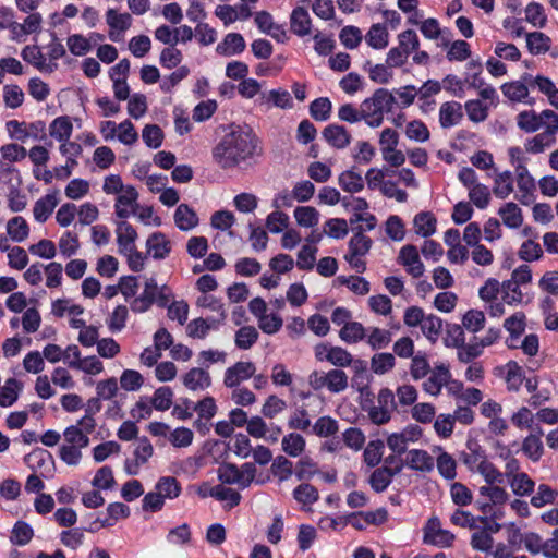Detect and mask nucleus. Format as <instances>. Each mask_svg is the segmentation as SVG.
<instances>
[{"label": "nucleus", "instance_id": "f257e3e1", "mask_svg": "<svg viewBox=\"0 0 558 558\" xmlns=\"http://www.w3.org/2000/svg\"><path fill=\"white\" fill-rule=\"evenodd\" d=\"M260 154L257 136L251 130L240 128L223 135L213 148V159L223 170L232 169Z\"/></svg>", "mask_w": 558, "mask_h": 558}, {"label": "nucleus", "instance_id": "f03ea898", "mask_svg": "<svg viewBox=\"0 0 558 558\" xmlns=\"http://www.w3.org/2000/svg\"><path fill=\"white\" fill-rule=\"evenodd\" d=\"M543 116L553 118V124L547 125L546 130L525 143V149L530 154L543 153L546 147L555 143V134L558 133V113L553 110H543Z\"/></svg>", "mask_w": 558, "mask_h": 558}, {"label": "nucleus", "instance_id": "7ed1b4c3", "mask_svg": "<svg viewBox=\"0 0 558 558\" xmlns=\"http://www.w3.org/2000/svg\"><path fill=\"white\" fill-rule=\"evenodd\" d=\"M315 359L319 362L327 361L337 368L350 366L353 362L352 354L341 348L335 347L327 342H322L314 348Z\"/></svg>", "mask_w": 558, "mask_h": 558}, {"label": "nucleus", "instance_id": "20e7f679", "mask_svg": "<svg viewBox=\"0 0 558 558\" xmlns=\"http://www.w3.org/2000/svg\"><path fill=\"white\" fill-rule=\"evenodd\" d=\"M396 104V98L391 92L386 88H378L374 92L372 97L364 99L361 104L363 112L368 116L375 113H386L392 110Z\"/></svg>", "mask_w": 558, "mask_h": 558}, {"label": "nucleus", "instance_id": "39448f33", "mask_svg": "<svg viewBox=\"0 0 558 558\" xmlns=\"http://www.w3.org/2000/svg\"><path fill=\"white\" fill-rule=\"evenodd\" d=\"M255 372L256 367L253 362H236L234 365L226 369L223 384L228 388H235L242 381L253 377Z\"/></svg>", "mask_w": 558, "mask_h": 558}, {"label": "nucleus", "instance_id": "423d86ee", "mask_svg": "<svg viewBox=\"0 0 558 558\" xmlns=\"http://www.w3.org/2000/svg\"><path fill=\"white\" fill-rule=\"evenodd\" d=\"M158 283L154 277L147 278L143 292L130 302V308L134 313H145L156 303Z\"/></svg>", "mask_w": 558, "mask_h": 558}, {"label": "nucleus", "instance_id": "0eeeda50", "mask_svg": "<svg viewBox=\"0 0 558 558\" xmlns=\"http://www.w3.org/2000/svg\"><path fill=\"white\" fill-rule=\"evenodd\" d=\"M403 466L404 463L399 462L395 468L383 465L375 469L368 480L372 489L376 493L385 492L391 484L393 477L402 471Z\"/></svg>", "mask_w": 558, "mask_h": 558}, {"label": "nucleus", "instance_id": "6e6552de", "mask_svg": "<svg viewBox=\"0 0 558 558\" xmlns=\"http://www.w3.org/2000/svg\"><path fill=\"white\" fill-rule=\"evenodd\" d=\"M122 194H120L114 204L116 215L119 218L126 219L131 216V214L135 213V209L138 207L137 198L138 193L136 189L132 185H128L122 190Z\"/></svg>", "mask_w": 558, "mask_h": 558}, {"label": "nucleus", "instance_id": "1a4fd4ad", "mask_svg": "<svg viewBox=\"0 0 558 558\" xmlns=\"http://www.w3.org/2000/svg\"><path fill=\"white\" fill-rule=\"evenodd\" d=\"M21 56L24 61L31 63L43 73H53L58 69L57 62H46V58L38 46H25L22 49Z\"/></svg>", "mask_w": 558, "mask_h": 558}, {"label": "nucleus", "instance_id": "9d476101", "mask_svg": "<svg viewBox=\"0 0 558 558\" xmlns=\"http://www.w3.org/2000/svg\"><path fill=\"white\" fill-rule=\"evenodd\" d=\"M323 138L333 148L343 149L351 143V134L343 125L336 123L327 125L323 130Z\"/></svg>", "mask_w": 558, "mask_h": 558}, {"label": "nucleus", "instance_id": "9b49d317", "mask_svg": "<svg viewBox=\"0 0 558 558\" xmlns=\"http://www.w3.org/2000/svg\"><path fill=\"white\" fill-rule=\"evenodd\" d=\"M245 48V39L240 33H228L216 46V52L219 56L231 57L242 53Z\"/></svg>", "mask_w": 558, "mask_h": 558}, {"label": "nucleus", "instance_id": "f8f14e48", "mask_svg": "<svg viewBox=\"0 0 558 558\" xmlns=\"http://www.w3.org/2000/svg\"><path fill=\"white\" fill-rule=\"evenodd\" d=\"M290 29L299 37H304L311 34L312 20L307 9L298 5L290 14Z\"/></svg>", "mask_w": 558, "mask_h": 558}, {"label": "nucleus", "instance_id": "ddd939ff", "mask_svg": "<svg viewBox=\"0 0 558 558\" xmlns=\"http://www.w3.org/2000/svg\"><path fill=\"white\" fill-rule=\"evenodd\" d=\"M451 378L449 368L444 364L438 365L433 371L432 375L423 384L424 390L432 395L438 396L441 391L442 386L447 385Z\"/></svg>", "mask_w": 558, "mask_h": 558}, {"label": "nucleus", "instance_id": "4468645a", "mask_svg": "<svg viewBox=\"0 0 558 558\" xmlns=\"http://www.w3.org/2000/svg\"><path fill=\"white\" fill-rule=\"evenodd\" d=\"M463 118L462 105L457 101H446L439 109V123L442 129L457 125Z\"/></svg>", "mask_w": 558, "mask_h": 558}, {"label": "nucleus", "instance_id": "2eb2a0df", "mask_svg": "<svg viewBox=\"0 0 558 558\" xmlns=\"http://www.w3.org/2000/svg\"><path fill=\"white\" fill-rule=\"evenodd\" d=\"M137 239V232L133 226L126 221H122L117 228V243L120 254H125L135 250V241Z\"/></svg>", "mask_w": 558, "mask_h": 558}, {"label": "nucleus", "instance_id": "dca6fc26", "mask_svg": "<svg viewBox=\"0 0 558 558\" xmlns=\"http://www.w3.org/2000/svg\"><path fill=\"white\" fill-rule=\"evenodd\" d=\"M147 252L155 259H165L171 252V243L162 232H154L146 241Z\"/></svg>", "mask_w": 558, "mask_h": 558}, {"label": "nucleus", "instance_id": "f3484780", "mask_svg": "<svg viewBox=\"0 0 558 558\" xmlns=\"http://www.w3.org/2000/svg\"><path fill=\"white\" fill-rule=\"evenodd\" d=\"M407 465L411 470L430 472L433 471L435 463L433 457L427 451L422 449H412L408 452Z\"/></svg>", "mask_w": 558, "mask_h": 558}, {"label": "nucleus", "instance_id": "a211bd4d", "mask_svg": "<svg viewBox=\"0 0 558 558\" xmlns=\"http://www.w3.org/2000/svg\"><path fill=\"white\" fill-rule=\"evenodd\" d=\"M183 385L193 391L204 390L211 385V378L207 371L194 367L184 375Z\"/></svg>", "mask_w": 558, "mask_h": 558}, {"label": "nucleus", "instance_id": "6ab92c4d", "mask_svg": "<svg viewBox=\"0 0 558 558\" xmlns=\"http://www.w3.org/2000/svg\"><path fill=\"white\" fill-rule=\"evenodd\" d=\"M58 202L59 199L56 192L46 194L44 197H40L38 201H36L33 208L35 220L40 223L47 221L53 209L57 207Z\"/></svg>", "mask_w": 558, "mask_h": 558}, {"label": "nucleus", "instance_id": "aec40b11", "mask_svg": "<svg viewBox=\"0 0 558 558\" xmlns=\"http://www.w3.org/2000/svg\"><path fill=\"white\" fill-rule=\"evenodd\" d=\"M175 226L182 231H190L198 225L196 213L186 204H180L174 211Z\"/></svg>", "mask_w": 558, "mask_h": 558}, {"label": "nucleus", "instance_id": "412c9836", "mask_svg": "<svg viewBox=\"0 0 558 558\" xmlns=\"http://www.w3.org/2000/svg\"><path fill=\"white\" fill-rule=\"evenodd\" d=\"M544 118L543 111L537 114L534 110H524L517 116V124L522 131L533 133L545 124Z\"/></svg>", "mask_w": 558, "mask_h": 558}, {"label": "nucleus", "instance_id": "4be33fe9", "mask_svg": "<svg viewBox=\"0 0 558 558\" xmlns=\"http://www.w3.org/2000/svg\"><path fill=\"white\" fill-rule=\"evenodd\" d=\"M501 92L505 97L511 101L520 102L529 96V82L523 80L508 82L501 85Z\"/></svg>", "mask_w": 558, "mask_h": 558}, {"label": "nucleus", "instance_id": "5701e85b", "mask_svg": "<svg viewBox=\"0 0 558 558\" xmlns=\"http://www.w3.org/2000/svg\"><path fill=\"white\" fill-rule=\"evenodd\" d=\"M372 244V239L364 235L363 226H357L354 228V234L349 241V254L364 256L369 252Z\"/></svg>", "mask_w": 558, "mask_h": 558}, {"label": "nucleus", "instance_id": "b1692460", "mask_svg": "<svg viewBox=\"0 0 558 558\" xmlns=\"http://www.w3.org/2000/svg\"><path fill=\"white\" fill-rule=\"evenodd\" d=\"M365 40L373 49H385L389 44V33L384 24H373L368 29Z\"/></svg>", "mask_w": 558, "mask_h": 558}, {"label": "nucleus", "instance_id": "393cba45", "mask_svg": "<svg viewBox=\"0 0 558 558\" xmlns=\"http://www.w3.org/2000/svg\"><path fill=\"white\" fill-rule=\"evenodd\" d=\"M498 214L502 218V222L506 227L510 229H518L522 226V210L515 203H506L499 208Z\"/></svg>", "mask_w": 558, "mask_h": 558}, {"label": "nucleus", "instance_id": "a878e982", "mask_svg": "<svg viewBox=\"0 0 558 558\" xmlns=\"http://www.w3.org/2000/svg\"><path fill=\"white\" fill-rule=\"evenodd\" d=\"M338 184L344 192L354 194L364 189V179L352 168L340 173Z\"/></svg>", "mask_w": 558, "mask_h": 558}, {"label": "nucleus", "instance_id": "bb28decb", "mask_svg": "<svg viewBox=\"0 0 558 558\" xmlns=\"http://www.w3.org/2000/svg\"><path fill=\"white\" fill-rule=\"evenodd\" d=\"M526 47L530 53L537 56L549 51L551 39L542 32L526 33Z\"/></svg>", "mask_w": 558, "mask_h": 558}, {"label": "nucleus", "instance_id": "cd10ccee", "mask_svg": "<svg viewBox=\"0 0 558 558\" xmlns=\"http://www.w3.org/2000/svg\"><path fill=\"white\" fill-rule=\"evenodd\" d=\"M73 131V125L68 116H62L56 118L50 126L49 132L50 136L56 138L59 142H66L71 137Z\"/></svg>", "mask_w": 558, "mask_h": 558}, {"label": "nucleus", "instance_id": "c85d7f7f", "mask_svg": "<svg viewBox=\"0 0 558 558\" xmlns=\"http://www.w3.org/2000/svg\"><path fill=\"white\" fill-rule=\"evenodd\" d=\"M413 222L416 233L423 238L430 236L436 232L437 220L435 216L429 211L418 213L414 217Z\"/></svg>", "mask_w": 558, "mask_h": 558}, {"label": "nucleus", "instance_id": "c756f323", "mask_svg": "<svg viewBox=\"0 0 558 558\" xmlns=\"http://www.w3.org/2000/svg\"><path fill=\"white\" fill-rule=\"evenodd\" d=\"M155 489L162 496V498L174 499L181 494V485L173 476H162L155 485Z\"/></svg>", "mask_w": 558, "mask_h": 558}, {"label": "nucleus", "instance_id": "7c9ffc66", "mask_svg": "<svg viewBox=\"0 0 558 558\" xmlns=\"http://www.w3.org/2000/svg\"><path fill=\"white\" fill-rule=\"evenodd\" d=\"M421 330L432 343H435L442 330V319L434 314L425 315Z\"/></svg>", "mask_w": 558, "mask_h": 558}, {"label": "nucleus", "instance_id": "2f4dec72", "mask_svg": "<svg viewBox=\"0 0 558 558\" xmlns=\"http://www.w3.org/2000/svg\"><path fill=\"white\" fill-rule=\"evenodd\" d=\"M22 389V384L15 378L7 379L3 387L0 388V405L11 407L19 398V391Z\"/></svg>", "mask_w": 558, "mask_h": 558}, {"label": "nucleus", "instance_id": "473e14b6", "mask_svg": "<svg viewBox=\"0 0 558 558\" xmlns=\"http://www.w3.org/2000/svg\"><path fill=\"white\" fill-rule=\"evenodd\" d=\"M327 389L332 393L344 391L349 386V378L344 371L332 368L326 373Z\"/></svg>", "mask_w": 558, "mask_h": 558}, {"label": "nucleus", "instance_id": "72a5a7b5", "mask_svg": "<svg viewBox=\"0 0 558 558\" xmlns=\"http://www.w3.org/2000/svg\"><path fill=\"white\" fill-rule=\"evenodd\" d=\"M258 336L259 333L254 326H243L235 332V345L241 350H248L256 343Z\"/></svg>", "mask_w": 558, "mask_h": 558}, {"label": "nucleus", "instance_id": "f704fd0d", "mask_svg": "<svg viewBox=\"0 0 558 558\" xmlns=\"http://www.w3.org/2000/svg\"><path fill=\"white\" fill-rule=\"evenodd\" d=\"M7 231L13 241L23 242L28 236L29 228L23 217L16 216L8 221Z\"/></svg>", "mask_w": 558, "mask_h": 558}, {"label": "nucleus", "instance_id": "c9c22d12", "mask_svg": "<svg viewBox=\"0 0 558 558\" xmlns=\"http://www.w3.org/2000/svg\"><path fill=\"white\" fill-rule=\"evenodd\" d=\"M339 337L345 343H356L365 338V328L359 322H350L342 326Z\"/></svg>", "mask_w": 558, "mask_h": 558}, {"label": "nucleus", "instance_id": "e433bc0d", "mask_svg": "<svg viewBox=\"0 0 558 558\" xmlns=\"http://www.w3.org/2000/svg\"><path fill=\"white\" fill-rule=\"evenodd\" d=\"M513 493L518 496H529L533 493L535 483L526 473H517L509 481Z\"/></svg>", "mask_w": 558, "mask_h": 558}, {"label": "nucleus", "instance_id": "4c0bfd02", "mask_svg": "<svg viewBox=\"0 0 558 558\" xmlns=\"http://www.w3.org/2000/svg\"><path fill=\"white\" fill-rule=\"evenodd\" d=\"M33 536L32 526L24 521H17L12 529L10 541L13 545L24 546L32 541Z\"/></svg>", "mask_w": 558, "mask_h": 558}, {"label": "nucleus", "instance_id": "58836bf2", "mask_svg": "<svg viewBox=\"0 0 558 558\" xmlns=\"http://www.w3.org/2000/svg\"><path fill=\"white\" fill-rule=\"evenodd\" d=\"M294 218L301 227H315L319 221V213L312 206H300L294 210Z\"/></svg>", "mask_w": 558, "mask_h": 558}, {"label": "nucleus", "instance_id": "ea45409f", "mask_svg": "<svg viewBox=\"0 0 558 558\" xmlns=\"http://www.w3.org/2000/svg\"><path fill=\"white\" fill-rule=\"evenodd\" d=\"M210 496L219 501H227L230 509L236 507L242 498L239 492L223 485L213 487Z\"/></svg>", "mask_w": 558, "mask_h": 558}, {"label": "nucleus", "instance_id": "a19ab883", "mask_svg": "<svg viewBox=\"0 0 558 558\" xmlns=\"http://www.w3.org/2000/svg\"><path fill=\"white\" fill-rule=\"evenodd\" d=\"M106 21L110 29L123 33L131 27L132 16L129 13H118L117 10L109 9L106 12Z\"/></svg>", "mask_w": 558, "mask_h": 558}, {"label": "nucleus", "instance_id": "79ce46f5", "mask_svg": "<svg viewBox=\"0 0 558 558\" xmlns=\"http://www.w3.org/2000/svg\"><path fill=\"white\" fill-rule=\"evenodd\" d=\"M332 105L329 98L319 97L310 105L311 117L316 121H327L331 114Z\"/></svg>", "mask_w": 558, "mask_h": 558}, {"label": "nucleus", "instance_id": "37998d69", "mask_svg": "<svg viewBox=\"0 0 558 558\" xmlns=\"http://www.w3.org/2000/svg\"><path fill=\"white\" fill-rule=\"evenodd\" d=\"M218 480L223 484L239 485L242 488V477L239 468L234 463L225 462L218 468Z\"/></svg>", "mask_w": 558, "mask_h": 558}, {"label": "nucleus", "instance_id": "c03bdc74", "mask_svg": "<svg viewBox=\"0 0 558 558\" xmlns=\"http://www.w3.org/2000/svg\"><path fill=\"white\" fill-rule=\"evenodd\" d=\"M282 449L290 457H299L305 449V439L300 434L290 433L282 439Z\"/></svg>", "mask_w": 558, "mask_h": 558}, {"label": "nucleus", "instance_id": "a18cd8bd", "mask_svg": "<svg viewBox=\"0 0 558 558\" xmlns=\"http://www.w3.org/2000/svg\"><path fill=\"white\" fill-rule=\"evenodd\" d=\"M396 359L391 353H377L371 360V369L377 375H384L395 367Z\"/></svg>", "mask_w": 558, "mask_h": 558}, {"label": "nucleus", "instance_id": "49530a36", "mask_svg": "<svg viewBox=\"0 0 558 558\" xmlns=\"http://www.w3.org/2000/svg\"><path fill=\"white\" fill-rule=\"evenodd\" d=\"M468 449L469 452L461 453V460L470 470H474L482 460H486L485 452L476 441H468Z\"/></svg>", "mask_w": 558, "mask_h": 558}, {"label": "nucleus", "instance_id": "de8ad7c7", "mask_svg": "<svg viewBox=\"0 0 558 558\" xmlns=\"http://www.w3.org/2000/svg\"><path fill=\"white\" fill-rule=\"evenodd\" d=\"M293 498L303 505H313L319 498L316 487L308 483H303L293 489Z\"/></svg>", "mask_w": 558, "mask_h": 558}, {"label": "nucleus", "instance_id": "09e8293b", "mask_svg": "<svg viewBox=\"0 0 558 558\" xmlns=\"http://www.w3.org/2000/svg\"><path fill=\"white\" fill-rule=\"evenodd\" d=\"M522 451L532 461L536 462L541 459L544 452L542 439L538 435H529L522 444Z\"/></svg>", "mask_w": 558, "mask_h": 558}, {"label": "nucleus", "instance_id": "8fccbe9b", "mask_svg": "<svg viewBox=\"0 0 558 558\" xmlns=\"http://www.w3.org/2000/svg\"><path fill=\"white\" fill-rule=\"evenodd\" d=\"M173 391L168 386L159 387L155 390L150 400L151 405L158 411L169 410L172 405Z\"/></svg>", "mask_w": 558, "mask_h": 558}, {"label": "nucleus", "instance_id": "3c124183", "mask_svg": "<svg viewBox=\"0 0 558 558\" xmlns=\"http://www.w3.org/2000/svg\"><path fill=\"white\" fill-rule=\"evenodd\" d=\"M129 310L125 305H118L107 318V326L111 332L121 331L126 324Z\"/></svg>", "mask_w": 558, "mask_h": 558}, {"label": "nucleus", "instance_id": "603ef678", "mask_svg": "<svg viewBox=\"0 0 558 558\" xmlns=\"http://www.w3.org/2000/svg\"><path fill=\"white\" fill-rule=\"evenodd\" d=\"M324 233L332 239H343L349 233L347 220L343 218H330L325 222Z\"/></svg>", "mask_w": 558, "mask_h": 558}, {"label": "nucleus", "instance_id": "864d4df0", "mask_svg": "<svg viewBox=\"0 0 558 558\" xmlns=\"http://www.w3.org/2000/svg\"><path fill=\"white\" fill-rule=\"evenodd\" d=\"M338 282L342 286H347L352 292L359 295H365L369 292V282L363 278L357 276H339L337 278Z\"/></svg>", "mask_w": 558, "mask_h": 558}, {"label": "nucleus", "instance_id": "5fc2aeb1", "mask_svg": "<svg viewBox=\"0 0 558 558\" xmlns=\"http://www.w3.org/2000/svg\"><path fill=\"white\" fill-rule=\"evenodd\" d=\"M437 469L439 474L446 480H453L457 476L456 460L446 451L437 457Z\"/></svg>", "mask_w": 558, "mask_h": 558}, {"label": "nucleus", "instance_id": "6e6d98bb", "mask_svg": "<svg viewBox=\"0 0 558 558\" xmlns=\"http://www.w3.org/2000/svg\"><path fill=\"white\" fill-rule=\"evenodd\" d=\"M271 473L278 477L280 482L289 480L293 473V463L283 456L275 458L271 464Z\"/></svg>", "mask_w": 558, "mask_h": 558}, {"label": "nucleus", "instance_id": "4d7b16f0", "mask_svg": "<svg viewBox=\"0 0 558 558\" xmlns=\"http://www.w3.org/2000/svg\"><path fill=\"white\" fill-rule=\"evenodd\" d=\"M400 50L410 56L411 52L420 48V39L413 29H407L398 35V46Z\"/></svg>", "mask_w": 558, "mask_h": 558}, {"label": "nucleus", "instance_id": "13d9d810", "mask_svg": "<svg viewBox=\"0 0 558 558\" xmlns=\"http://www.w3.org/2000/svg\"><path fill=\"white\" fill-rule=\"evenodd\" d=\"M469 190V197L477 208L485 209L489 205L490 192L486 185L478 183Z\"/></svg>", "mask_w": 558, "mask_h": 558}, {"label": "nucleus", "instance_id": "bf43d9fd", "mask_svg": "<svg viewBox=\"0 0 558 558\" xmlns=\"http://www.w3.org/2000/svg\"><path fill=\"white\" fill-rule=\"evenodd\" d=\"M505 329L510 333L512 339H518L525 330V315L517 312L508 317L504 323Z\"/></svg>", "mask_w": 558, "mask_h": 558}, {"label": "nucleus", "instance_id": "052dcab7", "mask_svg": "<svg viewBox=\"0 0 558 558\" xmlns=\"http://www.w3.org/2000/svg\"><path fill=\"white\" fill-rule=\"evenodd\" d=\"M525 20L535 27H544L547 22V17L544 13V8L538 2H531L525 8Z\"/></svg>", "mask_w": 558, "mask_h": 558}, {"label": "nucleus", "instance_id": "680f3d73", "mask_svg": "<svg viewBox=\"0 0 558 558\" xmlns=\"http://www.w3.org/2000/svg\"><path fill=\"white\" fill-rule=\"evenodd\" d=\"M476 470L489 485L504 483V474L487 460H482Z\"/></svg>", "mask_w": 558, "mask_h": 558}, {"label": "nucleus", "instance_id": "e2e57ef3", "mask_svg": "<svg viewBox=\"0 0 558 558\" xmlns=\"http://www.w3.org/2000/svg\"><path fill=\"white\" fill-rule=\"evenodd\" d=\"M464 107L469 119L473 122H483L488 117V107L478 99L468 100Z\"/></svg>", "mask_w": 558, "mask_h": 558}, {"label": "nucleus", "instance_id": "0e129e2a", "mask_svg": "<svg viewBox=\"0 0 558 558\" xmlns=\"http://www.w3.org/2000/svg\"><path fill=\"white\" fill-rule=\"evenodd\" d=\"M405 135L415 142H426L429 138V131L421 120H413L407 124Z\"/></svg>", "mask_w": 558, "mask_h": 558}, {"label": "nucleus", "instance_id": "69168bd1", "mask_svg": "<svg viewBox=\"0 0 558 558\" xmlns=\"http://www.w3.org/2000/svg\"><path fill=\"white\" fill-rule=\"evenodd\" d=\"M337 432L338 422L330 416H322L313 425V433L318 437H329Z\"/></svg>", "mask_w": 558, "mask_h": 558}, {"label": "nucleus", "instance_id": "338daca9", "mask_svg": "<svg viewBox=\"0 0 558 558\" xmlns=\"http://www.w3.org/2000/svg\"><path fill=\"white\" fill-rule=\"evenodd\" d=\"M518 255L524 262L538 260L543 256V248L537 242L526 240L522 243Z\"/></svg>", "mask_w": 558, "mask_h": 558}, {"label": "nucleus", "instance_id": "774afa93", "mask_svg": "<svg viewBox=\"0 0 558 558\" xmlns=\"http://www.w3.org/2000/svg\"><path fill=\"white\" fill-rule=\"evenodd\" d=\"M384 442L381 440H372L364 450V461L371 466H377L383 458Z\"/></svg>", "mask_w": 558, "mask_h": 558}]
</instances>
